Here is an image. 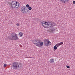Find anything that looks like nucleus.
Here are the masks:
<instances>
[{
	"mask_svg": "<svg viewBox=\"0 0 75 75\" xmlns=\"http://www.w3.org/2000/svg\"><path fill=\"white\" fill-rule=\"evenodd\" d=\"M41 23L42 26L45 28H48L51 27H53L55 25L52 24V23L50 22L43 21L42 22H41Z\"/></svg>",
	"mask_w": 75,
	"mask_h": 75,
	"instance_id": "f257e3e1",
	"label": "nucleus"
},
{
	"mask_svg": "<svg viewBox=\"0 0 75 75\" xmlns=\"http://www.w3.org/2000/svg\"><path fill=\"white\" fill-rule=\"evenodd\" d=\"M22 65L21 63H18V62H15L12 64V67L13 69H17L21 67H22Z\"/></svg>",
	"mask_w": 75,
	"mask_h": 75,
	"instance_id": "f03ea898",
	"label": "nucleus"
},
{
	"mask_svg": "<svg viewBox=\"0 0 75 75\" xmlns=\"http://www.w3.org/2000/svg\"><path fill=\"white\" fill-rule=\"evenodd\" d=\"M8 39L11 40H17L18 39V38L17 37V35L16 33H13L11 34V36H8Z\"/></svg>",
	"mask_w": 75,
	"mask_h": 75,
	"instance_id": "7ed1b4c3",
	"label": "nucleus"
},
{
	"mask_svg": "<svg viewBox=\"0 0 75 75\" xmlns=\"http://www.w3.org/2000/svg\"><path fill=\"white\" fill-rule=\"evenodd\" d=\"M10 7L12 8H16L19 6V4L16 1H13L10 4Z\"/></svg>",
	"mask_w": 75,
	"mask_h": 75,
	"instance_id": "20e7f679",
	"label": "nucleus"
},
{
	"mask_svg": "<svg viewBox=\"0 0 75 75\" xmlns=\"http://www.w3.org/2000/svg\"><path fill=\"white\" fill-rule=\"evenodd\" d=\"M44 43L45 46H48L51 45V42L50 41V40L48 39H45L44 40Z\"/></svg>",
	"mask_w": 75,
	"mask_h": 75,
	"instance_id": "39448f33",
	"label": "nucleus"
},
{
	"mask_svg": "<svg viewBox=\"0 0 75 75\" xmlns=\"http://www.w3.org/2000/svg\"><path fill=\"white\" fill-rule=\"evenodd\" d=\"M25 8H26V7L25 6H22L21 9L22 13H23L24 14L28 13V10H27V9Z\"/></svg>",
	"mask_w": 75,
	"mask_h": 75,
	"instance_id": "423d86ee",
	"label": "nucleus"
},
{
	"mask_svg": "<svg viewBox=\"0 0 75 75\" xmlns=\"http://www.w3.org/2000/svg\"><path fill=\"white\" fill-rule=\"evenodd\" d=\"M34 42L35 45L38 47L39 44H40V41L39 40H34Z\"/></svg>",
	"mask_w": 75,
	"mask_h": 75,
	"instance_id": "0eeeda50",
	"label": "nucleus"
},
{
	"mask_svg": "<svg viewBox=\"0 0 75 75\" xmlns=\"http://www.w3.org/2000/svg\"><path fill=\"white\" fill-rule=\"evenodd\" d=\"M55 31V30L53 28H50V30L48 31V32L50 33H54V31Z\"/></svg>",
	"mask_w": 75,
	"mask_h": 75,
	"instance_id": "6e6552de",
	"label": "nucleus"
},
{
	"mask_svg": "<svg viewBox=\"0 0 75 75\" xmlns=\"http://www.w3.org/2000/svg\"><path fill=\"white\" fill-rule=\"evenodd\" d=\"M43 44L44 43H43V42H40L38 47H41V46H42Z\"/></svg>",
	"mask_w": 75,
	"mask_h": 75,
	"instance_id": "1a4fd4ad",
	"label": "nucleus"
},
{
	"mask_svg": "<svg viewBox=\"0 0 75 75\" xmlns=\"http://www.w3.org/2000/svg\"><path fill=\"white\" fill-rule=\"evenodd\" d=\"M62 2V3H64V4H66L67 2H68V0H63Z\"/></svg>",
	"mask_w": 75,
	"mask_h": 75,
	"instance_id": "9d476101",
	"label": "nucleus"
},
{
	"mask_svg": "<svg viewBox=\"0 0 75 75\" xmlns=\"http://www.w3.org/2000/svg\"><path fill=\"white\" fill-rule=\"evenodd\" d=\"M54 59H51L50 60V63L52 64V63H54Z\"/></svg>",
	"mask_w": 75,
	"mask_h": 75,
	"instance_id": "9b49d317",
	"label": "nucleus"
},
{
	"mask_svg": "<svg viewBox=\"0 0 75 75\" xmlns=\"http://www.w3.org/2000/svg\"><path fill=\"white\" fill-rule=\"evenodd\" d=\"M23 34L21 32H20L19 33L18 35L19 37H22L23 36Z\"/></svg>",
	"mask_w": 75,
	"mask_h": 75,
	"instance_id": "f8f14e48",
	"label": "nucleus"
},
{
	"mask_svg": "<svg viewBox=\"0 0 75 75\" xmlns=\"http://www.w3.org/2000/svg\"><path fill=\"white\" fill-rule=\"evenodd\" d=\"M63 44V42H60V43H57V44L59 45V46H60V45H61Z\"/></svg>",
	"mask_w": 75,
	"mask_h": 75,
	"instance_id": "ddd939ff",
	"label": "nucleus"
},
{
	"mask_svg": "<svg viewBox=\"0 0 75 75\" xmlns=\"http://www.w3.org/2000/svg\"><path fill=\"white\" fill-rule=\"evenodd\" d=\"M53 48L54 49V51H55L57 49V47L56 46H54V47Z\"/></svg>",
	"mask_w": 75,
	"mask_h": 75,
	"instance_id": "4468645a",
	"label": "nucleus"
},
{
	"mask_svg": "<svg viewBox=\"0 0 75 75\" xmlns=\"http://www.w3.org/2000/svg\"><path fill=\"white\" fill-rule=\"evenodd\" d=\"M28 8L29 10H32V8L31 6H29Z\"/></svg>",
	"mask_w": 75,
	"mask_h": 75,
	"instance_id": "2eb2a0df",
	"label": "nucleus"
},
{
	"mask_svg": "<svg viewBox=\"0 0 75 75\" xmlns=\"http://www.w3.org/2000/svg\"><path fill=\"white\" fill-rule=\"evenodd\" d=\"M26 6L28 8L30 7V5L27 4L26 5Z\"/></svg>",
	"mask_w": 75,
	"mask_h": 75,
	"instance_id": "dca6fc26",
	"label": "nucleus"
},
{
	"mask_svg": "<svg viewBox=\"0 0 75 75\" xmlns=\"http://www.w3.org/2000/svg\"><path fill=\"white\" fill-rule=\"evenodd\" d=\"M66 67L67 68H70V67H69V66L67 65L66 66Z\"/></svg>",
	"mask_w": 75,
	"mask_h": 75,
	"instance_id": "f3484780",
	"label": "nucleus"
},
{
	"mask_svg": "<svg viewBox=\"0 0 75 75\" xmlns=\"http://www.w3.org/2000/svg\"><path fill=\"white\" fill-rule=\"evenodd\" d=\"M6 66H7V64H4V67H6Z\"/></svg>",
	"mask_w": 75,
	"mask_h": 75,
	"instance_id": "a211bd4d",
	"label": "nucleus"
},
{
	"mask_svg": "<svg viewBox=\"0 0 75 75\" xmlns=\"http://www.w3.org/2000/svg\"><path fill=\"white\" fill-rule=\"evenodd\" d=\"M16 25H17V26H20V24L18 23H17L16 24Z\"/></svg>",
	"mask_w": 75,
	"mask_h": 75,
	"instance_id": "6ab92c4d",
	"label": "nucleus"
},
{
	"mask_svg": "<svg viewBox=\"0 0 75 75\" xmlns=\"http://www.w3.org/2000/svg\"><path fill=\"white\" fill-rule=\"evenodd\" d=\"M52 24H54V25H55V23L54 22H53L52 23Z\"/></svg>",
	"mask_w": 75,
	"mask_h": 75,
	"instance_id": "aec40b11",
	"label": "nucleus"
},
{
	"mask_svg": "<svg viewBox=\"0 0 75 75\" xmlns=\"http://www.w3.org/2000/svg\"><path fill=\"white\" fill-rule=\"evenodd\" d=\"M73 4H75V1H73Z\"/></svg>",
	"mask_w": 75,
	"mask_h": 75,
	"instance_id": "412c9836",
	"label": "nucleus"
},
{
	"mask_svg": "<svg viewBox=\"0 0 75 75\" xmlns=\"http://www.w3.org/2000/svg\"><path fill=\"white\" fill-rule=\"evenodd\" d=\"M59 45L58 44H57V47H59Z\"/></svg>",
	"mask_w": 75,
	"mask_h": 75,
	"instance_id": "4be33fe9",
	"label": "nucleus"
},
{
	"mask_svg": "<svg viewBox=\"0 0 75 75\" xmlns=\"http://www.w3.org/2000/svg\"><path fill=\"white\" fill-rule=\"evenodd\" d=\"M57 44H56V45H55V46H57Z\"/></svg>",
	"mask_w": 75,
	"mask_h": 75,
	"instance_id": "5701e85b",
	"label": "nucleus"
},
{
	"mask_svg": "<svg viewBox=\"0 0 75 75\" xmlns=\"http://www.w3.org/2000/svg\"><path fill=\"white\" fill-rule=\"evenodd\" d=\"M60 0V1H63V0Z\"/></svg>",
	"mask_w": 75,
	"mask_h": 75,
	"instance_id": "b1692460",
	"label": "nucleus"
},
{
	"mask_svg": "<svg viewBox=\"0 0 75 75\" xmlns=\"http://www.w3.org/2000/svg\"><path fill=\"white\" fill-rule=\"evenodd\" d=\"M27 58H30V57H27Z\"/></svg>",
	"mask_w": 75,
	"mask_h": 75,
	"instance_id": "393cba45",
	"label": "nucleus"
}]
</instances>
